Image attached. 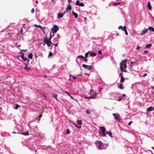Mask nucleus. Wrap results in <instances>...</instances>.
<instances>
[{"mask_svg":"<svg viewBox=\"0 0 154 154\" xmlns=\"http://www.w3.org/2000/svg\"><path fill=\"white\" fill-rule=\"evenodd\" d=\"M35 142H29L27 143V146L30 150H33L35 149Z\"/></svg>","mask_w":154,"mask_h":154,"instance_id":"obj_1","label":"nucleus"},{"mask_svg":"<svg viewBox=\"0 0 154 154\" xmlns=\"http://www.w3.org/2000/svg\"><path fill=\"white\" fill-rule=\"evenodd\" d=\"M112 115L114 116V118L116 121L119 122L121 120V117L119 114L113 113Z\"/></svg>","mask_w":154,"mask_h":154,"instance_id":"obj_2","label":"nucleus"},{"mask_svg":"<svg viewBox=\"0 0 154 154\" xmlns=\"http://www.w3.org/2000/svg\"><path fill=\"white\" fill-rule=\"evenodd\" d=\"M38 139L39 140H42L43 141L45 139V134L42 133H40L38 135Z\"/></svg>","mask_w":154,"mask_h":154,"instance_id":"obj_3","label":"nucleus"},{"mask_svg":"<svg viewBox=\"0 0 154 154\" xmlns=\"http://www.w3.org/2000/svg\"><path fill=\"white\" fill-rule=\"evenodd\" d=\"M59 30V28L57 26L54 25L53 27L51 28V32L53 33H56L57 31Z\"/></svg>","mask_w":154,"mask_h":154,"instance_id":"obj_4","label":"nucleus"},{"mask_svg":"<svg viewBox=\"0 0 154 154\" xmlns=\"http://www.w3.org/2000/svg\"><path fill=\"white\" fill-rule=\"evenodd\" d=\"M82 67L86 69H88V70H91L93 68V66H92L91 65H87L85 64H83L82 65Z\"/></svg>","mask_w":154,"mask_h":154,"instance_id":"obj_5","label":"nucleus"},{"mask_svg":"<svg viewBox=\"0 0 154 154\" xmlns=\"http://www.w3.org/2000/svg\"><path fill=\"white\" fill-rule=\"evenodd\" d=\"M127 66L126 65L120 64V68L121 70L124 72H127V71L126 69Z\"/></svg>","mask_w":154,"mask_h":154,"instance_id":"obj_6","label":"nucleus"},{"mask_svg":"<svg viewBox=\"0 0 154 154\" xmlns=\"http://www.w3.org/2000/svg\"><path fill=\"white\" fill-rule=\"evenodd\" d=\"M51 34V32L50 36V37L49 38V40H45L44 41V42H45L47 44L50 43V44H52V43L51 42V39L52 37V35Z\"/></svg>","mask_w":154,"mask_h":154,"instance_id":"obj_7","label":"nucleus"},{"mask_svg":"<svg viewBox=\"0 0 154 154\" xmlns=\"http://www.w3.org/2000/svg\"><path fill=\"white\" fill-rule=\"evenodd\" d=\"M154 109V107L152 106H151L149 107L146 110V113L147 114H148L149 113V111H152Z\"/></svg>","mask_w":154,"mask_h":154,"instance_id":"obj_8","label":"nucleus"},{"mask_svg":"<svg viewBox=\"0 0 154 154\" xmlns=\"http://www.w3.org/2000/svg\"><path fill=\"white\" fill-rule=\"evenodd\" d=\"M76 5L80 6H84V4L82 2H80L79 1L77 0L76 2Z\"/></svg>","mask_w":154,"mask_h":154,"instance_id":"obj_9","label":"nucleus"},{"mask_svg":"<svg viewBox=\"0 0 154 154\" xmlns=\"http://www.w3.org/2000/svg\"><path fill=\"white\" fill-rule=\"evenodd\" d=\"M79 58H80L81 59H83L84 58H85V57L82 56V55H79L77 57V59H76V60L77 63H78V59Z\"/></svg>","mask_w":154,"mask_h":154,"instance_id":"obj_10","label":"nucleus"},{"mask_svg":"<svg viewBox=\"0 0 154 154\" xmlns=\"http://www.w3.org/2000/svg\"><path fill=\"white\" fill-rule=\"evenodd\" d=\"M148 30V29H145L141 33L140 35H144L147 32Z\"/></svg>","mask_w":154,"mask_h":154,"instance_id":"obj_11","label":"nucleus"},{"mask_svg":"<svg viewBox=\"0 0 154 154\" xmlns=\"http://www.w3.org/2000/svg\"><path fill=\"white\" fill-rule=\"evenodd\" d=\"M100 129L101 130L102 133H104L105 132V128L104 127H99Z\"/></svg>","mask_w":154,"mask_h":154,"instance_id":"obj_12","label":"nucleus"},{"mask_svg":"<svg viewBox=\"0 0 154 154\" xmlns=\"http://www.w3.org/2000/svg\"><path fill=\"white\" fill-rule=\"evenodd\" d=\"M147 6L148 9L151 10H152V7L149 1H148L147 3Z\"/></svg>","mask_w":154,"mask_h":154,"instance_id":"obj_13","label":"nucleus"},{"mask_svg":"<svg viewBox=\"0 0 154 154\" xmlns=\"http://www.w3.org/2000/svg\"><path fill=\"white\" fill-rule=\"evenodd\" d=\"M63 15V14L62 13H59L58 14L57 17L58 19H60L62 17Z\"/></svg>","mask_w":154,"mask_h":154,"instance_id":"obj_14","label":"nucleus"},{"mask_svg":"<svg viewBox=\"0 0 154 154\" xmlns=\"http://www.w3.org/2000/svg\"><path fill=\"white\" fill-rule=\"evenodd\" d=\"M127 61V60H126V59L122 61V63H121L120 64L126 65V63Z\"/></svg>","mask_w":154,"mask_h":154,"instance_id":"obj_15","label":"nucleus"},{"mask_svg":"<svg viewBox=\"0 0 154 154\" xmlns=\"http://www.w3.org/2000/svg\"><path fill=\"white\" fill-rule=\"evenodd\" d=\"M98 148L100 149H103V146L102 143H100V144H99Z\"/></svg>","mask_w":154,"mask_h":154,"instance_id":"obj_16","label":"nucleus"},{"mask_svg":"<svg viewBox=\"0 0 154 154\" xmlns=\"http://www.w3.org/2000/svg\"><path fill=\"white\" fill-rule=\"evenodd\" d=\"M97 54V53L91 52L90 53V55L91 57H93V56H96Z\"/></svg>","mask_w":154,"mask_h":154,"instance_id":"obj_17","label":"nucleus"},{"mask_svg":"<svg viewBox=\"0 0 154 154\" xmlns=\"http://www.w3.org/2000/svg\"><path fill=\"white\" fill-rule=\"evenodd\" d=\"M148 29L150 31L154 32V28L152 27L149 26Z\"/></svg>","mask_w":154,"mask_h":154,"instance_id":"obj_18","label":"nucleus"},{"mask_svg":"<svg viewBox=\"0 0 154 154\" xmlns=\"http://www.w3.org/2000/svg\"><path fill=\"white\" fill-rule=\"evenodd\" d=\"M106 133L108 134L110 137H112V134L111 132L106 131Z\"/></svg>","mask_w":154,"mask_h":154,"instance_id":"obj_19","label":"nucleus"},{"mask_svg":"<svg viewBox=\"0 0 154 154\" xmlns=\"http://www.w3.org/2000/svg\"><path fill=\"white\" fill-rule=\"evenodd\" d=\"M72 14L74 15L75 17V18H77L78 17V14L74 12V11L72 12Z\"/></svg>","mask_w":154,"mask_h":154,"instance_id":"obj_20","label":"nucleus"},{"mask_svg":"<svg viewBox=\"0 0 154 154\" xmlns=\"http://www.w3.org/2000/svg\"><path fill=\"white\" fill-rule=\"evenodd\" d=\"M32 56L33 55L32 53H30L28 55V57L31 59H32Z\"/></svg>","mask_w":154,"mask_h":154,"instance_id":"obj_21","label":"nucleus"},{"mask_svg":"<svg viewBox=\"0 0 154 154\" xmlns=\"http://www.w3.org/2000/svg\"><path fill=\"white\" fill-rule=\"evenodd\" d=\"M77 123L79 125H81L82 124V121L81 120H78L77 121Z\"/></svg>","mask_w":154,"mask_h":154,"instance_id":"obj_22","label":"nucleus"},{"mask_svg":"<svg viewBox=\"0 0 154 154\" xmlns=\"http://www.w3.org/2000/svg\"><path fill=\"white\" fill-rule=\"evenodd\" d=\"M118 88L121 89H123L124 88L123 87V85L122 84H120L118 86Z\"/></svg>","mask_w":154,"mask_h":154,"instance_id":"obj_23","label":"nucleus"},{"mask_svg":"<svg viewBox=\"0 0 154 154\" xmlns=\"http://www.w3.org/2000/svg\"><path fill=\"white\" fill-rule=\"evenodd\" d=\"M72 8L71 5L69 6L66 8V10L68 11H70L71 9Z\"/></svg>","mask_w":154,"mask_h":154,"instance_id":"obj_24","label":"nucleus"},{"mask_svg":"<svg viewBox=\"0 0 154 154\" xmlns=\"http://www.w3.org/2000/svg\"><path fill=\"white\" fill-rule=\"evenodd\" d=\"M19 54H20V56L21 58L24 57V53H23L21 51H20L19 52Z\"/></svg>","mask_w":154,"mask_h":154,"instance_id":"obj_25","label":"nucleus"},{"mask_svg":"<svg viewBox=\"0 0 154 154\" xmlns=\"http://www.w3.org/2000/svg\"><path fill=\"white\" fill-rule=\"evenodd\" d=\"M125 79L124 77H121L120 82L122 83L124 82Z\"/></svg>","mask_w":154,"mask_h":154,"instance_id":"obj_26","label":"nucleus"},{"mask_svg":"<svg viewBox=\"0 0 154 154\" xmlns=\"http://www.w3.org/2000/svg\"><path fill=\"white\" fill-rule=\"evenodd\" d=\"M102 142L99 140H97L95 142V143L96 144H100V143H102Z\"/></svg>","mask_w":154,"mask_h":154,"instance_id":"obj_27","label":"nucleus"},{"mask_svg":"<svg viewBox=\"0 0 154 154\" xmlns=\"http://www.w3.org/2000/svg\"><path fill=\"white\" fill-rule=\"evenodd\" d=\"M125 94H123V95L121 96V97H119V98H121V99H122V100H125Z\"/></svg>","mask_w":154,"mask_h":154,"instance_id":"obj_28","label":"nucleus"},{"mask_svg":"<svg viewBox=\"0 0 154 154\" xmlns=\"http://www.w3.org/2000/svg\"><path fill=\"white\" fill-rule=\"evenodd\" d=\"M29 133V131H27L26 132H24L23 133H21L20 134H23L25 136H26L28 135V133Z\"/></svg>","mask_w":154,"mask_h":154,"instance_id":"obj_29","label":"nucleus"},{"mask_svg":"<svg viewBox=\"0 0 154 154\" xmlns=\"http://www.w3.org/2000/svg\"><path fill=\"white\" fill-rule=\"evenodd\" d=\"M58 41V40L57 38L55 37L54 38L53 40V43H55L56 42H57Z\"/></svg>","mask_w":154,"mask_h":154,"instance_id":"obj_30","label":"nucleus"},{"mask_svg":"<svg viewBox=\"0 0 154 154\" xmlns=\"http://www.w3.org/2000/svg\"><path fill=\"white\" fill-rule=\"evenodd\" d=\"M151 46H152V45L151 44H148L146 45L145 48H151Z\"/></svg>","mask_w":154,"mask_h":154,"instance_id":"obj_31","label":"nucleus"},{"mask_svg":"<svg viewBox=\"0 0 154 154\" xmlns=\"http://www.w3.org/2000/svg\"><path fill=\"white\" fill-rule=\"evenodd\" d=\"M90 53V51H88L85 53V58H87L88 55L89 53Z\"/></svg>","mask_w":154,"mask_h":154,"instance_id":"obj_32","label":"nucleus"},{"mask_svg":"<svg viewBox=\"0 0 154 154\" xmlns=\"http://www.w3.org/2000/svg\"><path fill=\"white\" fill-rule=\"evenodd\" d=\"M70 131L69 130V129H67L66 130V134H69L70 133Z\"/></svg>","mask_w":154,"mask_h":154,"instance_id":"obj_33","label":"nucleus"},{"mask_svg":"<svg viewBox=\"0 0 154 154\" xmlns=\"http://www.w3.org/2000/svg\"><path fill=\"white\" fill-rule=\"evenodd\" d=\"M29 60H28V64H26L25 63V66H26V67H25L24 68V69L25 70H26L27 69V66H28V63H29Z\"/></svg>","mask_w":154,"mask_h":154,"instance_id":"obj_34","label":"nucleus"},{"mask_svg":"<svg viewBox=\"0 0 154 154\" xmlns=\"http://www.w3.org/2000/svg\"><path fill=\"white\" fill-rule=\"evenodd\" d=\"M126 26H125L123 27H122V29H121L122 31H126Z\"/></svg>","mask_w":154,"mask_h":154,"instance_id":"obj_35","label":"nucleus"},{"mask_svg":"<svg viewBox=\"0 0 154 154\" xmlns=\"http://www.w3.org/2000/svg\"><path fill=\"white\" fill-rule=\"evenodd\" d=\"M53 97L56 99L57 100V94H54L53 95Z\"/></svg>","mask_w":154,"mask_h":154,"instance_id":"obj_36","label":"nucleus"},{"mask_svg":"<svg viewBox=\"0 0 154 154\" xmlns=\"http://www.w3.org/2000/svg\"><path fill=\"white\" fill-rule=\"evenodd\" d=\"M53 55L51 51H50L49 53L48 57H50L52 56Z\"/></svg>","mask_w":154,"mask_h":154,"instance_id":"obj_37","label":"nucleus"},{"mask_svg":"<svg viewBox=\"0 0 154 154\" xmlns=\"http://www.w3.org/2000/svg\"><path fill=\"white\" fill-rule=\"evenodd\" d=\"M58 40H59V38L60 37V35L59 34H57V36L56 37Z\"/></svg>","mask_w":154,"mask_h":154,"instance_id":"obj_38","label":"nucleus"},{"mask_svg":"<svg viewBox=\"0 0 154 154\" xmlns=\"http://www.w3.org/2000/svg\"><path fill=\"white\" fill-rule=\"evenodd\" d=\"M20 106L18 104H17L16 105V106L15 107V109H18V107H20Z\"/></svg>","mask_w":154,"mask_h":154,"instance_id":"obj_39","label":"nucleus"},{"mask_svg":"<svg viewBox=\"0 0 154 154\" xmlns=\"http://www.w3.org/2000/svg\"><path fill=\"white\" fill-rule=\"evenodd\" d=\"M86 113L88 114H90V113L89 112V109H88L86 111Z\"/></svg>","mask_w":154,"mask_h":154,"instance_id":"obj_40","label":"nucleus"},{"mask_svg":"<svg viewBox=\"0 0 154 154\" xmlns=\"http://www.w3.org/2000/svg\"><path fill=\"white\" fill-rule=\"evenodd\" d=\"M22 58L23 61L25 62L27 60V59L26 58H24V57H22Z\"/></svg>","mask_w":154,"mask_h":154,"instance_id":"obj_41","label":"nucleus"},{"mask_svg":"<svg viewBox=\"0 0 154 154\" xmlns=\"http://www.w3.org/2000/svg\"><path fill=\"white\" fill-rule=\"evenodd\" d=\"M151 87L152 89L153 90V91L152 92V93L153 94H154V87L153 86H151Z\"/></svg>","mask_w":154,"mask_h":154,"instance_id":"obj_42","label":"nucleus"},{"mask_svg":"<svg viewBox=\"0 0 154 154\" xmlns=\"http://www.w3.org/2000/svg\"><path fill=\"white\" fill-rule=\"evenodd\" d=\"M41 28L42 29V32L44 33L45 32V29H44V27H41Z\"/></svg>","mask_w":154,"mask_h":154,"instance_id":"obj_43","label":"nucleus"},{"mask_svg":"<svg viewBox=\"0 0 154 154\" xmlns=\"http://www.w3.org/2000/svg\"><path fill=\"white\" fill-rule=\"evenodd\" d=\"M20 33L21 34H22L23 33V27H22L21 28V30H20Z\"/></svg>","mask_w":154,"mask_h":154,"instance_id":"obj_44","label":"nucleus"},{"mask_svg":"<svg viewBox=\"0 0 154 154\" xmlns=\"http://www.w3.org/2000/svg\"><path fill=\"white\" fill-rule=\"evenodd\" d=\"M31 70V69L29 67H28L27 68L26 70L29 71V70Z\"/></svg>","mask_w":154,"mask_h":154,"instance_id":"obj_45","label":"nucleus"},{"mask_svg":"<svg viewBox=\"0 0 154 154\" xmlns=\"http://www.w3.org/2000/svg\"><path fill=\"white\" fill-rule=\"evenodd\" d=\"M68 11H67L66 9V10L64 11V12L62 13L63 15L65 14L66 13H67L68 12Z\"/></svg>","mask_w":154,"mask_h":154,"instance_id":"obj_46","label":"nucleus"},{"mask_svg":"<svg viewBox=\"0 0 154 154\" xmlns=\"http://www.w3.org/2000/svg\"><path fill=\"white\" fill-rule=\"evenodd\" d=\"M34 26H38V27H40V28H41V27H42V26H41L39 25H36V24H35Z\"/></svg>","mask_w":154,"mask_h":154,"instance_id":"obj_47","label":"nucleus"},{"mask_svg":"<svg viewBox=\"0 0 154 154\" xmlns=\"http://www.w3.org/2000/svg\"><path fill=\"white\" fill-rule=\"evenodd\" d=\"M34 8H32L31 10V12L32 13H33L34 12Z\"/></svg>","mask_w":154,"mask_h":154,"instance_id":"obj_48","label":"nucleus"},{"mask_svg":"<svg viewBox=\"0 0 154 154\" xmlns=\"http://www.w3.org/2000/svg\"><path fill=\"white\" fill-rule=\"evenodd\" d=\"M58 43H57L56 44H53L52 43V45H54L55 47H57L58 45Z\"/></svg>","mask_w":154,"mask_h":154,"instance_id":"obj_49","label":"nucleus"},{"mask_svg":"<svg viewBox=\"0 0 154 154\" xmlns=\"http://www.w3.org/2000/svg\"><path fill=\"white\" fill-rule=\"evenodd\" d=\"M144 151L145 152H147V151H149V152H150L151 153H152V151L150 150H144Z\"/></svg>","mask_w":154,"mask_h":154,"instance_id":"obj_50","label":"nucleus"},{"mask_svg":"<svg viewBox=\"0 0 154 154\" xmlns=\"http://www.w3.org/2000/svg\"><path fill=\"white\" fill-rule=\"evenodd\" d=\"M98 53L99 54H101L102 53V52L101 50H99L98 51Z\"/></svg>","mask_w":154,"mask_h":154,"instance_id":"obj_51","label":"nucleus"},{"mask_svg":"<svg viewBox=\"0 0 154 154\" xmlns=\"http://www.w3.org/2000/svg\"><path fill=\"white\" fill-rule=\"evenodd\" d=\"M103 133V134H102V136H106V134L105 133V132H104V133Z\"/></svg>","mask_w":154,"mask_h":154,"instance_id":"obj_52","label":"nucleus"},{"mask_svg":"<svg viewBox=\"0 0 154 154\" xmlns=\"http://www.w3.org/2000/svg\"><path fill=\"white\" fill-rule=\"evenodd\" d=\"M43 95L45 98H47V97L46 93H44V94Z\"/></svg>","mask_w":154,"mask_h":154,"instance_id":"obj_53","label":"nucleus"},{"mask_svg":"<svg viewBox=\"0 0 154 154\" xmlns=\"http://www.w3.org/2000/svg\"><path fill=\"white\" fill-rule=\"evenodd\" d=\"M87 98H91V99H93L94 98V97L92 96H90V97H87Z\"/></svg>","mask_w":154,"mask_h":154,"instance_id":"obj_54","label":"nucleus"},{"mask_svg":"<svg viewBox=\"0 0 154 154\" xmlns=\"http://www.w3.org/2000/svg\"><path fill=\"white\" fill-rule=\"evenodd\" d=\"M122 27H123L122 26H119V27L118 28L119 29H122Z\"/></svg>","mask_w":154,"mask_h":154,"instance_id":"obj_55","label":"nucleus"},{"mask_svg":"<svg viewBox=\"0 0 154 154\" xmlns=\"http://www.w3.org/2000/svg\"><path fill=\"white\" fill-rule=\"evenodd\" d=\"M119 75L121 77V76L123 77V73H120Z\"/></svg>","mask_w":154,"mask_h":154,"instance_id":"obj_56","label":"nucleus"},{"mask_svg":"<svg viewBox=\"0 0 154 154\" xmlns=\"http://www.w3.org/2000/svg\"><path fill=\"white\" fill-rule=\"evenodd\" d=\"M132 122V121H131V122H129V123H128V125L129 126L130 125H131V123Z\"/></svg>","mask_w":154,"mask_h":154,"instance_id":"obj_57","label":"nucleus"},{"mask_svg":"<svg viewBox=\"0 0 154 154\" xmlns=\"http://www.w3.org/2000/svg\"><path fill=\"white\" fill-rule=\"evenodd\" d=\"M86 58H87L85 57V58H84L83 59H84L85 60V61L87 62L88 61V59H87Z\"/></svg>","mask_w":154,"mask_h":154,"instance_id":"obj_58","label":"nucleus"},{"mask_svg":"<svg viewBox=\"0 0 154 154\" xmlns=\"http://www.w3.org/2000/svg\"><path fill=\"white\" fill-rule=\"evenodd\" d=\"M125 34L126 35H128V33L127 32V30H126V31H125Z\"/></svg>","mask_w":154,"mask_h":154,"instance_id":"obj_59","label":"nucleus"},{"mask_svg":"<svg viewBox=\"0 0 154 154\" xmlns=\"http://www.w3.org/2000/svg\"><path fill=\"white\" fill-rule=\"evenodd\" d=\"M121 3V2H118V3H116V5H119V4H120Z\"/></svg>","mask_w":154,"mask_h":154,"instance_id":"obj_60","label":"nucleus"},{"mask_svg":"<svg viewBox=\"0 0 154 154\" xmlns=\"http://www.w3.org/2000/svg\"><path fill=\"white\" fill-rule=\"evenodd\" d=\"M73 124L76 127H78V125L75 123H73Z\"/></svg>","mask_w":154,"mask_h":154,"instance_id":"obj_61","label":"nucleus"},{"mask_svg":"<svg viewBox=\"0 0 154 154\" xmlns=\"http://www.w3.org/2000/svg\"><path fill=\"white\" fill-rule=\"evenodd\" d=\"M140 47H139V46H137V48L136 49L137 50H139L140 49Z\"/></svg>","mask_w":154,"mask_h":154,"instance_id":"obj_62","label":"nucleus"},{"mask_svg":"<svg viewBox=\"0 0 154 154\" xmlns=\"http://www.w3.org/2000/svg\"><path fill=\"white\" fill-rule=\"evenodd\" d=\"M72 77L74 79H75L76 78V77L74 76H72Z\"/></svg>","mask_w":154,"mask_h":154,"instance_id":"obj_63","label":"nucleus"},{"mask_svg":"<svg viewBox=\"0 0 154 154\" xmlns=\"http://www.w3.org/2000/svg\"><path fill=\"white\" fill-rule=\"evenodd\" d=\"M42 116V115L41 114L39 116V119L41 118Z\"/></svg>","mask_w":154,"mask_h":154,"instance_id":"obj_64","label":"nucleus"}]
</instances>
